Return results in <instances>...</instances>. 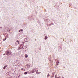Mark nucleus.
Wrapping results in <instances>:
<instances>
[{
  "label": "nucleus",
  "mask_w": 78,
  "mask_h": 78,
  "mask_svg": "<svg viewBox=\"0 0 78 78\" xmlns=\"http://www.w3.org/2000/svg\"><path fill=\"white\" fill-rule=\"evenodd\" d=\"M32 72L33 73L34 72H36V69L34 68L32 71Z\"/></svg>",
  "instance_id": "20e7f679"
},
{
  "label": "nucleus",
  "mask_w": 78,
  "mask_h": 78,
  "mask_svg": "<svg viewBox=\"0 0 78 78\" xmlns=\"http://www.w3.org/2000/svg\"><path fill=\"white\" fill-rule=\"evenodd\" d=\"M3 41H5V39H3Z\"/></svg>",
  "instance_id": "5701e85b"
},
{
  "label": "nucleus",
  "mask_w": 78,
  "mask_h": 78,
  "mask_svg": "<svg viewBox=\"0 0 78 78\" xmlns=\"http://www.w3.org/2000/svg\"><path fill=\"white\" fill-rule=\"evenodd\" d=\"M6 53L7 55H8V54L11 55V51H10V50L6 51Z\"/></svg>",
  "instance_id": "f257e3e1"
},
{
  "label": "nucleus",
  "mask_w": 78,
  "mask_h": 78,
  "mask_svg": "<svg viewBox=\"0 0 78 78\" xmlns=\"http://www.w3.org/2000/svg\"><path fill=\"white\" fill-rule=\"evenodd\" d=\"M18 64H19V63H17V64H16V65H18Z\"/></svg>",
  "instance_id": "4be33fe9"
},
{
  "label": "nucleus",
  "mask_w": 78,
  "mask_h": 78,
  "mask_svg": "<svg viewBox=\"0 0 78 78\" xmlns=\"http://www.w3.org/2000/svg\"><path fill=\"white\" fill-rule=\"evenodd\" d=\"M57 78H60V77H57Z\"/></svg>",
  "instance_id": "393cba45"
},
{
  "label": "nucleus",
  "mask_w": 78,
  "mask_h": 78,
  "mask_svg": "<svg viewBox=\"0 0 78 78\" xmlns=\"http://www.w3.org/2000/svg\"><path fill=\"white\" fill-rule=\"evenodd\" d=\"M24 43H25V42H23V44H24Z\"/></svg>",
  "instance_id": "412c9836"
},
{
  "label": "nucleus",
  "mask_w": 78,
  "mask_h": 78,
  "mask_svg": "<svg viewBox=\"0 0 78 78\" xmlns=\"http://www.w3.org/2000/svg\"><path fill=\"white\" fill-rule=\"evenodd\" d=\"M41 73V72H38L37 73H36V74H40V73Z\"/></svg>",
  "instance_id": "9b49d317"
},
{
  "label": "nucleus",
  "mask_w": 78,
  "mask_h": 78,
  "mask_svg": "<svg viewBox=\"0 0 78 78\" xmlns=\"http://www.w3.org/2000/svg\"><path fill=\"white\" fill-rule=\"evenodd\" d=\"M37 72H38V70H37L36 71V73H37Z\"/></svg>",
  "instance_id": "f3484780"
},
{
  "label": "nucleus",
  "mask_w": 78,
  "mask_h": 78,
  "mask_svg": "<svg viewBox=\"0 0 78 78\" xmlns=\"http://www.w3.org/2000/svg\"><path fill=\"white\" fill-rule=\"evenodd\" d=\"M17 62H18V61H16V63H17Z\"/></svg>",
  "instance_id": "a211bd4d"
},
{
  "label": "nucleus",
  "mask_w": 78,
  "mask_h": 78,
  "mask_svg": "<svg viewBox=\"0 0 78 78\" xmlns=\"http://www.w3.org/2000/svg\"><path fill=\"white\" fill-rule=\"evenodd\" d=\"M54 76H55L54 75V74H52V78H53V77H54Z\"/></svg>",
  "instance_id": "ddd939ff"
},
{
  "label": "nucleus",
  "mask_w": 78,
  "mask_h": 78,
  "mask_svg": "<svg viewBox=\"0 0 78 78\" xmlns=\"http://www.w3.org/2000/svg\"><path fill=\"white\" fill-rule=\"evenodd\" d=\"M47 39V37L45 36V37L44 39H45V40H46V39Z\"/></svg>",
  "instance_id": "dca6fc26"
},
{
  "label": "nucleus",
  "mask_w": 78,
  "mask_h": 78,
  "mask_svg": "<svg viewBox=\"0 0 78 78\" xmlns=\"http://www.w3.org/2000/svg\"><path fill=\"white\" fill-rule=\"evenodd\" d=\"M28 73V72H25L24 73V74L25 75H27V74Z\"/></svg>",
  "instance_id": "2eb2a0df"
},
{
  "label": "nucleus",
  "mask_w": 78,
  "mask_h": 78,
  "mask_svg": "<svg viewBox=\"0 0 78 78\" xmlns=\"http://www.w3.org/2000/svg\"><path fill=\"white\" fill-rule=\"evenodd\" d=\"M23 44L20 45V46L19 47L18 49H19V50H20V49H22V48H23ZM19 48H20V49H19Z\"/></svg>",
  "instance_id": "f03ea898"
},
{
  "label": "nucleus",
  "mask_w": 78,
  "mask_h": 78,
  "mask_svg": "<svg viewBox=\"0 0 78 78\" xmlns=\"http://www.w3.org/2000/svg\"><path fill=\"white\" fill-rule=\"evenodd\" d=\"M5 35V36H6V37H8V34H6Z\"/></svg>",
  "instance_id": "4468645a"
},
{
  "label": "nucleus",
  "mask_w": 78,
  "mask_h": 78,
  "mask_svg": "<svg viewBox=\"0 0 78 78\" xmlns=\"http://www.w3.org/2000/svg\"><path fill=\"white\" fill-rule=\"evenodd\" d=\"M49 76H50V74H48L47 75V78H48Z\"/></svg>",
  "instance_id": "f8f14e48"
},
{
  "label": "nucleus",
  "mask_w": 78,
  "mask_h": 78,
  "mask_svg": "<svg viewBox=\"0 0 78 78\" xmlns=\"http://www.w3.org/2000/svg\"><path fill=\"white\" fill-rule=\"evenodd\" d=\"M6 40V38H5V40Z\"/></svg>",
  "instance_id": "aec40b11"
},
{
  "label": "nucleus",
  "mask_w": 78,
  "mask_h": 78,
  "mask_svg": "<svg viewBox=\"0 0 78 78\" xmlns=\"http://www.w3.org/2000/svg\"><path fill=\"white\" fill-rule=\"evenodd\" d=\"M20 43V41H17L15 43L16 45H18Z\"/></svg>",
  "instance_id": "7ed1b4c3"
},
{
  "label": "nucleus",
  "mask_w": 78,
  "mask_h": 78,
  "mask_svg": "<svg viewBox=\"0 0 78 78\" xmlns=\"http://www.w3.org/2000/svg\"><path fill=\"white\" fill-rule=\"evenodd\" d=\"M21 70H23L24 71H25V69H24L23 68H21Z\"/></svg>",
  "instance_id": "6e6552de"
},
{
  "label": "nucleus",
  "mask_w": 78,
  "mask_h": 78,
  "mask_svg": "<svg viewBox=\"0 0 78 78\" xmlns=\"http://www.w3.org/2000/svg\"><path fill=\"white\" fill-rule=\"evenodd\" d=\"M20 31H23V30L21 29L19 31V32H20Z\"/></svg>",
  "instance_id": "9d476101"
},
{
  "label": "nucleus",
  "mask_w": 78,
  "mask_h": 78,
  "mask_svg": "<svg viewBox=\"0 0 78 78\" xmlns=\"http://www.w3.org/2000/svg\"><path fill=\"white\" fill-rule=\"evenodd\" d=\"M7 67V66H5L3 67V69L4 70H5V68H6V67Z\"/></svg>",
  "instance_id": "1a4fd4ad"
},
{
  "label": "nucleus",
  "mask_w": 78,
  "mask_h": 78,
  "mask_svg": "<svg viewBox=\"0 0 78 78\" xmlns=\"http://www.w3.org/2000/svg\"><path fill=\"white\" fill-rule=\"evenodd\" d=\"M57 76L56 75H55V78Z\"/></svg>",
  "instance_id": "b1692460"
},
{
  "label": "nucleus",
  "mask_w": 78,
  "mask_h": 78,
  "mask_svg": "<svg viewBox=\"0 0 78 78\" xmlns=\"http://www.w3.org/2000/svg\"><path fill=\"white\" fill-rule=\"evenodd\" d=\"M6 55V54H3V55L4 56V55Z\"/></svg>",
  "instance_id": "6ab92c4d"
},
{
  "label": "nucleus",
  "mask_w": 78,
  "mask_h": 78,
  "mask_svg": "<svg viewBox=\"0 0 78 78\" xmlns=\"http://www.w3.org/2000/svg\"><path fill=\"white\" fill-rule=\"evenodd\" d=\"M0 28H2L1 27H0Z\"/></svg>",
  "instance_id": "a878e982"
},
{
  "label": "nucleus",
  "mask_w": 78,
  "mask_h": 78,
  "mask_svg": "<svg viewBox=\"0 0 78 78\" xmlns=\"http://www.w3.org/2000/svg\"><path fill=\"white\" fill-rule=\"evenodd\" d=\"M24 41H25V42H28V40L27 39V38H25L24 40Z\"/></svg>",
  "instance_id": "39448f33"
},
{
  "label": "nucleus",
  "mask_w": 78,
  "mask_h": 78,
  "mask_svg": "<svg viewBox=\"0 0 78 78\" xmlns=\"http://www.w3.org/2000/svg\"><path fill=\"white\" fill-rule=\"evenodd\" d=\"M59 61H57L56 63L57 65H58L59 64Z\"/></svg>",
  "instance_id": "423d86ee"
},
{
  "label": "nucleus",
  "mask_w": 78,
  "mask_h": 78,
  "mask_svg": "<svg viewBox=\"0 0 78 78\" xmlns=\"http://www.w3.org/2000/svg\"><path fill=\"white\" fill-rule=\"evenodd\" d=\"M25 57L28 58V55H27V54H25Z\"/></svg>",
  "instance_id": "0eeeda50"
}]
</instances>
